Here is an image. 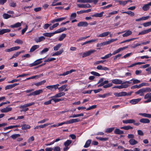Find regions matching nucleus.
<instances>
[{"mask_svg": "<svg viewBox=\"0 0 151 151\" xmlns=\"http://www.w3.org/2000/svg\"><path fill=\"white\" fill-rule=\"evenodd\" d=\"M140 122L143 123H148L150 122V120L146 118H142L139 120Z\"/></svg>", "mask_w": 151, "mask_h": 151, "instance_id": "nucleus-28", "label": "nucleus"}, {"mask_svg": "<svg viewBox=\"0 0 151 151\" xmlns=\"http://www.w3.org/2000/svg\"><path fill=\"white\" fill-rule=\"evenodd\" d=\"M9 5L11 7H14L16 6V4L14 2L12 1V2L9 3Z\"/></svg>", "mask_w": 151, "mask_h": 151, "instance_id": "nucleus-60", "label": "nucleus"}, {"mask_svg": "<svg viewBox=\"0 0 151 151\" xmlns=\"http://www.w3.org/2000/svg\"><path fill=\"white\" fill-rule=\"evenodd\" d=\"M23 22H21V23L18 22L15 24L10 25V27L12 28H17L20 27L21 26V23Z\"/></svg>", "mask_w": 151, "mask_h": 151, "instance_id": "nucleus-18", "label": "nucleus"}, {"mask_svg": "<svg viewBox=\"0 0 151 151\" xmlns=\"http://www.w3.org/2000/svg\"><path fill=\"white\" fill-rule=\"evenodd\" d=\"M53 151H60V148L58 146L54 147L53 149Z\"/></svg>", "mask_w": 151, "mask_h": 151, "instance_id": "nucleus-63", "label": "nucleus"}, {"mask_svg": "<svg viewBox=\"0 0 151 151\" xmlns=\"http://www.w3.org/2000/svg\"><path fill=\"white\" fill-rule=\"evenodd\" d=\"M114 133L116 134H123L124 132L123 131L120 130L119 129L117 128L115 129Z\"/></svg>", "mask_w": 151, "mask_h": 151, "instance_id": "nucleus-22", "label": "nucleus"}, {"mask_svg": "<svg viewBox=\"0 0 151 151\" xmlns=\"http://www.w3.org/2000/svg\"><path fill=\"white\" fill-rule=\"evenodd\" d=\"M123 82L121 84L122 85H121L122 89L126 88L129 86V85L126 83L124 84H123Z\"/></svg>", "mask_w": 151, "mask_h": 151, "instance_id": "nucleus-56", "label": "nucleus"}, {"mask_svg": "<svg viewBox=\"0 0 151 151\" xmlns=\"http://www.w3.org/2000/svg\"><path fill=\"white\" fill-rule=\"evenodd\" d=\"M12 107H6L1 109L0 110V111L2 113H6L12 111Z\"/></svg>", "mask_w": 151, "mask_h": 151, "instance_id": "nucleus-9", "label": "nucleus"}, {"mask_svg": "<svg viewBox=\"0 0 151 151\" xmlns=\"http://www.w3.org/2000/svg\"><path fill=\"white\" fill-rule=\"evenodd\" d=\"M141 100V98L133 99L129 101V103L132 104L134 105L137 104Z\"/></svg>", "mask_w": 151, "mask_h": 151, "instance_id": "nucleus-7", "label": "nucleus"}, {"mask_svg": "<svg viewBox=\"0 0 151 151\" xmlns=\"http://www.w3.org/2000/svg\"><path fill=\"white\" fill-rule=\"evenodd\" d=\"M137 38H134L130 39H129L126 40H125L122 42H121L120 43L122 44V43H124L129 42L131 41H132V40H134L136 39Z\"/></svg>", "mask_w": 151, "mask_h": 151, "instance_id": "nucleus-51", "label": "nucleus"}, {"mask_svg": "<svg viewBox=\"0 0 151 151\" xmlns=\"http://www.w3.org/2000/svg\"><path fill=\"white\" fill-rule=\"evenodd\" d=\"M10 31V29H0V35H3L6 33L9 32Z\"/></svg>", "mask_w": 151, "mask_h": 151, "instance_id": "nucleus-24", "label": "nucleus"}, {"mask_svg": "<svg viewBox=\"0 0 151 151\" xmlns=\"http://www.w3.org/2000/svg\"><path fill=\"white\" fill-rule=\"evenodd\" d=\"M46 82L45 80H43L39 82L35 83V85L37 86H39L44 84Z\"/></svg>", "mask_w": 151, "mask_h": 151, "instance_id": "nucleus-44", "label": "nucleus"}, {"mask_svg": "<svg viewBox=\"0 0 151 151\" xmlns=\"http://www.w3.org/2000/svg\"><path fill=\"white\" fill-rule=\"evenodd\" d=\"M139 115L140 116H142L147 117L148 118H151V114L147 113H139Z\"/></svg>", "mask_w": 151, "mask_h": 151, "instance_id": "nucleus-25", "label": "nucleus"}, {"mask_svg": "<svg viewBox=\"0 0 151 151\" xmlns=\"http://www.w3.org/2000/svg\"><path fill=\"white\" fill-rule=\"evenodd\" d=\"M91 73L92 75L97 76H100V75L99 73L95 71H91Z\"/></svg>", "mask_w": 151, "mask_h": 151, "instance_id": "nucleus-58", "label": "nucleus"}, {"mask_svg": "<svg viewBox=\"0 0 151 151\" xmlns=\"http://www.w3.org/2000/svg\"><path fill=\"white\" fill-rule=\"evenodd\" d=\"M110 32H104L101 34L98 35L97 36L98 37H104L107 36Z\"/></svg>", "mask_w": 151, "mask_h": 151, "instance_id": "nucleus-17", "label": "nucleus"}, {"mask_svg": "<svg viewBox=\"0 0 151 151\" xmlns=\"http://www.w3.org/2000/svg\"><path fill=\"white\" fill-rule=\"evenodd\" d=\"M56 97H54V96L50 97L49 99H51V100L53 101L55 103H56L63 100V99H56Z\"/></svg>", "mask_w": 151, "mask_h": 151, "instance_id": "nucleus-23", "label": "nucleus"}, {"mask_svg": "<svg viewBox=\"0 0 151 151\" xmlns=\"http://www.w3.org/2000/svg\"><path fill=\"white\" fill-rule=\"evenodd\" d=\"M62 45V44H58L57 45H56L54 47H53V49L55 51H57L61 47V45Z\"/></svg>", "mask_w": 151, "mask_h": 151, "instance_id": "nucleus-46", "label": "nucleus"}, {"mask_svg": "<svg viewBox=\"0 0 151 151\" xmlns=\"http://www.w3.org/2000/svg\"><path fill=\"white\" fill-rule=\"evenodd\" d=\"M72 141L71 140L68 139L64 143V145L65 147H68V146L72 143Z\"/></svg>", "mask_w": 151, "mask_h": 151, "instance_id": "nucleus-40", "label": "nucleus"}, {"mask_svg": "<svg viewBox=\"0 0 151 151\" xmlns=\"http://www.w3.org/2000/svg\"><path fill=\"white\" fill-rule=\"evenodd\" d=\"M96 106H97L96 105H93L91 106H90L88 108H87L86 110H89L91 109H95L96 107Z\"/></svg>", "mask_w": 151, "mask_h": 151, "instance_id": "nucleus-59", "label": "nucleus"}, {"mask_svg": "<svg viewBox=\"0 0 151 151\" xmlns=\"http://www.w3.org/2000/svg\"><path fill=\"white\" fill-rule=\"evenodd\" d=\"M84 115L83 113H81L79 114H74L72 116H70L69 117L70 118H75L77 117H78L80 116H83Z\"/></svg>", "mask_w": 151, "mask_h": 151, "instance_id": "nucleus-42", "label": "nucleus"}, {"mask_svg": "<svg viewBox=\"0 0 151 151\" xmlns=\"http://www.w3.org/2000/svg\"><path fill=\"white\" fill-rule=\"evenodd\" d=\"M50 124H51L50 123H47L44 124L43 125H39V127H40V128H43L44 127H46L47 126L50 125Z\"/></svg>", "mask_w": 151, "mask_h": 151, "instance_id": "nucleus-57", "label": "nucleus"}, {"mask_svg": "<svg viewBox=\"0 0 151 151\" xmlns=\"http://www.w3.org/2000/svg\"><path fill=\"white\" fill-rule=\"evenodd\" d=\"M88 24L86 22H80L77 24L78 27H87Z\"/></svg>", "mask_w": 151, "mask_h": 151, "instance_id": "nucleus-14", "label": "nucleus"}, {"mask_svg": "<svg viewBox=\"0 0 151 151\" xmlns=\"http://www.w3.org/2000/svg\"><path fill=\"white\" fill-rule=\"evenodd\" d=\"M114 128V127L107 128L105 129V132L106 133H111L112 132Z\"/></svg>", "mask_w": 151, "mask_h": 151, "instance_id": "nucleus-43", "label": "nucleus"}, {"mask_svg": "<svg viewBox=\"0 0 151 151\" xmlns=\"http://www.w3.org/2000/svg\"><path fill=\"white\" fill-rule=\"evenodd\" d=\"M143 88L145 93L148 92L150 93L151 92V89L150 88Z\"/></svg>", "mask_w": 151, "mask_h": 151, "instance_id": "nucleus-64", "label": "nucleus"}, {"mask_svg": "<svg viewBox=\"0 0 151 151\" xmlns=\"http://www.w3.org/2000/svg\"><path fill=\"white\" fill-rule=\"evenodd\" d=\"M144 99H147L145 101L144 103H147L151 102V93H147L144 96Z\"/></svg>", "mask_w": 151, "mask_h": 151, "instance_id": "nucleus-2", "label": "nucleus"}, {"mask_svg": "<svg viewBox=\"0 0 151 151\" xmlns=\"http://www.w3.org/2000/svg\"><path fill=\"white\" fill-rule=\"evenodd\" d=\"M59 86V84H57L52 85L48 86L46 87V88L51 91H54L58 88Z\"/></svg>", "mask_w": 151, "mask_h": 151, "instance_id": "nucleus-1", "label": "nucleus"}, {"mask_svg": "<svg viewBox=\"0 0 151 151\" xmlns=\"http://www.w3.org/2000/svg\"><path fill=\"white\" fill-rule=\"evenodd\" d=\"M77 6L79 8L85 9L91 8V6L88 4H77Z\"/></svg>", "mask_w": 151, "mask_h": 151, "instance_id": "nucleus-5", "label": "nucleus"}, {"mask_svg": "<svg viewBox=\"0 0 151 151\" xmlns=\"http://www.w3.org/2000/svg\"><path fill=\"white\" fill-rule=\"evenodd\" d=\"M121 129H124L125 130H128L130 129H132L133 127L130 126H125L120 127Z\"/></svg>", "mask_w": 151, "mask_h": 151, "instance_id": "nucleus-36", "label": "nucleus"}, {"mask_svg": "<svg viewBox=\"0 0 151 151\" xmlns=\"http://www.w3.org/2000/svg\"><path fill=\"white\" fill-rule=\"evenodd\" d=\"M96 69L98 70H104L105 71L109 70V69L108 68L103 66L101 65H99L96 67Z\"/></svg>", "mask_w": 151, "mask_h": 151, "instance_id": "nucleus-13", "label": "nucleus"}, {"mask_svg": "<svg viewBox=\"0 0 151 151\" xmlns=\"http://www.w3.org/2000/svg\"><path fill=\"white\" fill-rule=\"evenodd\" d=\"M34 104H35L34 102H32L31 103L26 104H24L23 105H21L20 106H19V108L26 107H27L33 105Z\"/></svg>", "mask_w": 151, "mask_h": 151, "instance_id": "nucleus-33", "label": "nucleus"}, {"mask_svg": "<svg viewBox=\"0 0 151 151\" xmlns=\"http://www.w3.org/2000/svg\"><path fill=\"white\" fill-rule=\"evenodd\" d=\"M128 47L127 46L124 47H123L120 48L117 50L114 51L112 53L113 55H115L116 54L119 52L120 51L123 50H124L125 49Z\"/></svg>", "mask_w": 151, "mask_h": 151, "instance_id": "nucleus-10", "label": "nucleus"}, {"mask_svg": "<svg viewBox=\"0 0 151 151\" xmlns=\"http://www.w3.org/2000/svg\"><path fill=\"white\" fill-rule=\"evenodd\" d=\"M42 59V58H40L37 60L35 61L33 63L30 65V67H32L33 66L37 65L42 62L41 61V60Z\"/></svg>", "mask_w": 151, "mask_h": 151, "instance_id": "nucleus-8", "label": "nucleus"}, {"mask_svg": "<svg viewBox=\"0 0 151 151\" xmlns=\"http://www.w3.org/2000/svg\"><path fill=\"white\" fill-rule=\"evenodd\" d=\"M96 50H91L86 52H83V54L82 57L84 58L90 55L91 54L96 52Z\"/></svg>", "mask_w": 151, "mask_h": 151, "instance_id": "nucleus-4", "label": "nucleus"}, {"mask_svg": "<svg viewBox=\"0 0 151 151\" xmlns=\"http://www.w3.org/2000/svg\"><path fill=\"white\" fill-rule=\"evenodd\" d=\"M129 142L131 145H134L138 143V142L134 139H130L129 140Z\"/></svg>", "mask_w": 151, "mask_h": 151, "instance_id": "nucleus-21", "label": "nucleus"}, {"mask_svg": "<svg viewBox=\"0 0 151 151\" xmlns=\"http://www.w3.org/2000/svg\"><path fill=\"white\" fill-rule=\"evenodd\" d=\"M148 31L147 29L142 30L140 32H139L138 35H144L148 33Z\"/></svg>", "mask_w": 151, "mask_h": 151, "instance_id": "nucleus-47", "label": "nucleus"}, {"mask_svg": "<svg viewBox=\"0 0 151 151\" xmlns=\"http://www.w3.org/2000/svg\"><path fill=\"white\" fill-rule=\"evenodd\" d=\"M96 139H97L100 140L102 141H106L108 139V138H103L101 137H96Z\"/></svg>", "mask_w": 151, "mask_h": 151, "instance_id": "nucleus-55", "label": "nucleus"}, {"mask_svg": "<svg viewBox=\"0 0 151 151\" xmlns=\"http://www.w3.org/2000/svg\"><path fill=\"white\" fill-rule=\"evenodd\" d=\"M150 7L148 4H145L142 7V9L143 11H146L149 9Z\"/></svg>", "mask_w": 151, "mask_h": 151, "instance_id": "nucleus-31", "label": "nucleus"}, {"mask_svg": "<svg viewBox=\"0 0 151 151\" xmlns=\"http://www.w3.org/2000/svg\"><path fill=\"white\" fill-rule=\"evenodd\" d=\"M104 13V12H102L99 13H96L92 15V16L93 17L101 18L103 16Z\"/></svg>", "mask_w": 151, "mask_h": 151, "instance_id": "nucleus-26", "label": "nucleus"}, {"mask_svg": "<svg viewBox=\"0 0 151 151\" xmlns=\"http://www.w3.org/2000/svg\"><path fill=\"white\" fill-rule=\"evenodd\" d=\"M19 83H15L12 84L7 85L5 87V90H7V89L12 88L16 86L19 85Z\"/></svg>", "mask_w": 151, "mask_h": 151, "instance_id": "nucleus-15", "label": "nucleus"}, {"mask_svg": "<svg viewBox=\"0 0 151 151\" xmlns=\"http://www.w3.org/2000/svg\"><path fill=\"white\" fill-rule=\"evenodd\" d=\"M125 32V33L122 35L123 37H126L128 36L129 35H131L132 33V31L129 30L126 31Z\"/></svg>", "mask_w": 151, "mask_h": 151, "instance_id": "nucleus-27", "label": "nucleus"}, {"mask_svg": "<svg viewBox=\"0 0 151 151\" xmlns=\"http://www.w3.org/2000/svg\"><path fill=\"white\" fill-rule=\"evenodd\" d=\"M43 92V90L42 89H39L36 90L34 92L31 93L27 95V96H35L39 95Z\"/></svg>", "mask_w": 151, "mask_h": 151, "instance_id": "nucleus-3", "label": "nucleus"}, {"mask_svg": "<svg viewBox=\"0 0 151 151\" xmlns=\"http://www.w3.org/2000/svg\"><path fill=\"white\" fill-rule=\"evenodd\" d=\"M55 60V58H48L46 60H45L44 62H50Z\"/></svg>", "mask_w": 151, "mask_h": 151, "instance_id": "nucleus-61", "label": "nucleus"}, {"mask_svg": "<svg viewBox=\"0 0 151 151\" xmlns=\"http://www.w3.org/2000/svg\"><path fill=\"white\" fill-rule=\"evenodd\" d=\"M20 134H14L11 136V137L13 139H15L20 136Z\"/></svg>", "mask_w": 151, "mask_h": 151, "instance_id": "nucleus-53", "label": "nucleus"}, {"mask_svg": "<svg viewBox=\"0 0 151 151\" xmlns=\"http://www.w3.org/2000/svg\"><path fill=\"white\" fill-rule=\"evenodd\" d=\"M67 30V29L65 27H62V28H60L59 29H57V30L55 31V34L59 33L61 32H62L65 31Z\"/></svg>", "mask_w": 151, "mask_h": 151, "instance_id": "nucleus-20", "label": "nucleus"}, {"mask_svg": "<svg viewBox=\"0 0 151 151\" xmlns=\"http://www.w3.org/2000/svg\"><path fill=\"white\" fill-rule=\"evenodd\" d=\"M49 48H45L44 49L40 52V55H42L46 52H47L49 50Z\"/></svg>", "mask_w": 151, "mask_h": 151, "instance_id": "nucleus-54", "label": "nucleus"}, {"mask_svg": "<svg viewBox=\"0 0 151 151\" xmlns=\"http://www.w3.org/2000/svg\"><path fill=\"white\" fill-rule=\"evenodd\" d=\"M66 34H62L59 37L58 40L59 41H62L66 37Z\"/></svg>", "mask_w": 151, "mask_h": 151, "instance_id": "nucleus-45", "label": "nucleus"}, {"mask_svg": "<svg viewBox=\"0 0 151 151\" xmlns=\"http://www.w3.org/2000/svg\"><path fill=\"white\" fill-rule=\"evenodd\" d=\"M80 120L78 118L73 119L69 120V124H72L75 122H79Z\"/></svg>", "mask_w": 151, "mask_h": 151, "instance_id": "nucleus-29", "label": "nucleus"}, {"mask_svg": "<svg viewBox=\"0 0 151 151\" xmlns=\"http://www.w3.org/2000/svg\"><path fill=\"white\" fill-rule=\"evenodd\" d=\"M142 25L145 27L149 26L151 25V21L144 23L142 24Z\"/></svg>", "mask_w": 151, "mask_h": 151, "instance_id": "nucleus-50", "label": "nucleus"}, {"mask_svg": "<svg viewBox=\"0 0 151 151\" xmlns=\"http://www.w3.org/2000/svg\"><path fill=\"white\" fill-rule=\"evenodd\" d=\"M145 93L144 88H142L136 92L135 94L137 95H139L140 96H143Z\"/></svg>", "mask_w": 151, "mask_h": 151, "instance_id": "nucleus-6", "label": "nucleus"}, {"mask_svg": "<svg viewBox=\"0 0 151 151\" xmlns=\"http://www.w3.org/2000/svg\"><path fill=\"white\" fill-rule=\"evenodd\" d=\"M130 81H133V84H137L141 82L140 80H137V79H135L133 78L130 80Z\"/></svg>", "mask_w": 151, "mask_h": 151, "instance_id": "nucleus-52", "label": "nucleus"}, {"mask_svg": "<svg viewBox=\"0 0 151 151\" xmlns=\"http://www.w3.org/2000/svg\"><path fill=\"white\" fill-rule=\"evenodd\" d=\"M65 95V93L63 92H60L57 94H56L54 97H60L64 96Z\"/></svg>", "mask_w": 151, "mask_h": 151, "instance_id": "nucleus-35", "label": "nucleus"}, {"mask_svg": "<svg viewBox=\"0 0 151 151\" xmlns=\"http://www.w3.org/2000/svg\"><path fill=\"white\" fill-rule=\"evenodd\" d=\"M112 83L115 84H121L122 83V81L119 79H114L111 80Z\"/></svg>", "mask_w": 151, "mask_h": 151, "instance_id": "nucleus-11", "label": "nucleus"}, {"mask_svg": "<svg viewBox=\"0 0 151 151\" xmlns=\"http://www.w3.org/2000/svg\"><path fill=\"white\" fill-rule=\"evenodd\" d=\"M114 94L116 96L119 97L126 96V93L125 92L122 91L119 93H114Z\"/></svg>", "mask_w": 151, "mask_h": 151, "instance_id": "nucleus-12", "label": "nucleus"}, {"mask_svg": "<svg viewBox=\"0 0 151 151\" xmlns=\"http://www.w3.org/2000/svg\"><path fill=\"white\" fill-rule=\"evenodd\" d=\"M91 142V139H88L87 140L85 145L84 146V147L86 148L88 147L90 145Z\"/></svg>", "mask_w": 151, "mask_h": 151, "instance_id": "nucleus-30", "label": "nucleus"}, {"mask_svg": "<svg viewBox=\"0 0 151 151\" xmlns=\"http://www.w3.org/2000/svg\"><path fill=\"white\" fill-rule=\"evenodd\" d=\"M91 0H78L77 2L82 3H90Z\"/></svg>", "mask_w": 151, "mask_h": 151, "instance_id": "nucleus-49", "label": "nucleus"}, {"mask_svg": "<svg viewBox=\"0 0 151 151\" xmlns=\"http://www.w3.org/2000/svg\"><path fill=\"white\" fill-rule=\"evenodd\" d=\"M76 70L74 69H72L69 71H67L65 72H64L63 73V76H65L66 75H68L73 72H74L76 71Z\"/></svg>", "mask_w": 151, "mask_h": 151, "instance_id": "nucleus-38", "label": "nucleus"}, {"mask_svg": "<svg viewBox=\"0 0 151 151\" xmlns=\"http://www.w3.org/2000/svg\"><path fill=\"white\" fill-rule=\"evenodd\" d=\"M15 43H17L18 44H22L23 43V41L19 39H17L14 42Z\"/></svg>", "mask_w": 151, "mask_h": 151, "instance_id": "nucleus-62", "label": "nucleus"}, {"mask_svg": "<svg viewBox=\"0 0 151 151\" xmlns=\"http://www.w3.org/2000/svg\"><path fill=\"white\" fill-rule=\"evenodd\" d=\"M22 129L23 130H25L28 129H29L30 128V126L28 124H24L22 125Z\"/></svg>", "mask_w": 151, "mask_h": 151, "instance_id": "nucleus-39", "label": "nucleus"}, {"mask_svg": "<svg viewBox=\"0 0 151 151\" xmlns=\"http://www.w3.org/2000/svg\"><path fill=\"white\" fill-rule=\"evenodd\" d=\"M3 17L4 19H7L10 17H11V15H9L7 14L4 13L3 14Z\"/></svg>", "mask_w": 151, "mask_h": 151, "instance_id": "nucleus-48", "label": "nucleus"}, {"mask_svg": "<svg viewBox=\"0 0 151 151\" xmlns=\"http://www.w3.org/2000/svg\"><path fill=\"white\" fill-rule=\"evenodd\" d=\"M122 122L124 124H132L135 122V120L132 119H129L127 120H123Z\"/></svg>", "mask_w": 151, "mask_h": 151, "instance_id": "nucleus-19", "label": "nucleus"}, {"mask_svg": "<svg viewBox=\"0 0 151 151\" xmlns=\"http://www.w3.org/2000/svg\"><path fill=\"white\" fill-rule=\"evenodd\" d=\"M110 95V93H107L103 95L99 94L98 95L99 96L100 98H104L107 96H109Z\"/></svg>", "mask_w": 151, "mask_h": 151, "instance_id": "nucleus-41", "label": "nucleus"}, {"mask_svg": "<svg viewBox=\"0 0 151 151\" xmlns=\"http://www.w3.org/2000/svg\"><path fill=\"white\" fill-rule=\"evenodd\" d=\"M63 49L60 50L59 51H58L56 52L53 54L52 55V56H58L61 55L63 52Z\"/></svg>", "mask_w": 151, "mask_h": 151, "instance_id": "nucleus-34", "label": "nucleus"}, {"mask_svg": "<svg viewBox=\"0 0 151 151\" xmlns=\"http://www.w3.org/2000/svg\"><path fill=\"white\" fill-rule=\"evenodd\" d=\"M45 39V37L43 36H41L35 39V41L37 42L38 43L43 41Z\"/></svg>", "mask_w": 151, "mask_h": 151, "instance_id": "nucleus-16", "label": "nucleus"}, {"mask_svg": "<svg viewBox=\"0 0 151 151\" xmlns=\"http://www.w3.org/2000/svg\"><path fill=\"white\" fill-rule=\"evenodd\" d=\"M55 34V32L52 33H45L43 34V35L45 37H50Z\"/></svg>", "mask_w": 151, "mask_h": 151, "instance_id": "nucleus-32", "label": "nucleus"}, {"mask_svg": "<svg viewBox=\"0 0 151 151\" xmlns=\"http://www.w3.org/2000/svg\"><path fill=\"white\" fill-rule=\"evenodd\" d=\"M39 47V45H35L32 46L30 50V52H31L34 51L36 49Z\"/></svg>", "mask_w": 151, "mask_h": 151, "instance_id": "nucleus-37", "label": "nucleus"}]
</instances>
